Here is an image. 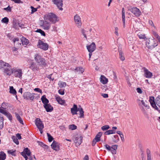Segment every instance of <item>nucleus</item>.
I'll use <instances>...</instances> for the list:
<instances>
[{"label":"nucleus","mask_w":160,"mask_h":160,"mask_svg":"<svg viewBox=\"0 0 160 160\" xmlns=\"http://www.w3.org/2000/svg\"><path fill=\"white\" fill-rule=\"evenodd\" d=\"M138 105L139 106L141 105H143L146 108H148L149 107V106L147 104H146L143 100L142 99V100H138Z\"/></svg>","instance_id":"bb28decb"},{"label":"nucleus","mask_w":160,"mask_h":160,"mask_svg":"<svg viewBox=\"0 0 160 160\" xmlns=\"http://www.w3.org/2000/svg\"><path fill=\"white\" fill-rule=\"evenodd\" d=\"M4 118L0 116V129L3 127Z\"/></svg>","instance_id":"ea45409f"},{"label":"nucleus","mask_w":160,"mask_h":160,"mask_svg":"<svg viewBox=\"0 0 160 160\" xmlns=\"http://www.w3.org/2000/svg\"><path fill=\"white\" fill-rule=\"evenodd\" d=\"M80 108H78L76 105L74 104L73 107L71 108V112L72 115L77 114V112L79 111L80 112V118H83L84 117V111L82 108L80 106H79Z\"/></svg>","instance_id":"7ed1b4c3"},{"label":"nucleus","mask_w":160,"mask_h":160,"mask_svg":"<svg viewBox=\"0 0 160 160\" xmlns=\"http://www.w3.org/2000/svg\"><path fill=\"white\" fill-rule=\"evenodd\" d=\"M88 50H95L96 49V46L94 42H92L90 45L86 46Z\"/></svg>","instance_id":"393cba45"},{"label":"nucleus","mask_w":160,"mask_h":160,"mask_svg":"<svg viewBox=\"0 0 160 160\" xmlns=\"http://www.w3.org/2000/svg\"><path fill=\"white\" fill-rule=\"evenodd\" d=\"M6 158V155L3 151L0 152V160H5Z\"/></svg>","instance_id":"2f4dec72"},{"label":"nucleus","mask_w":160,"mask_h":160,"mask_svg":"<svg viewBox=\"0 0 160 160\" xmlns=\"http://www.w3.org/2000/svg\"><path fill=\"white\" fill-rule=\"evenodd\" d=\"M12 73L15 77L18 78H22V72L21 69L14 70Z\"/></svg>","instance_id":"9b49d317"},{"label":"nucleus","mask_w":160,"mask_h":160,"mask_svg":"<svg viewBox=\"0 0 160 160\" xmlns=\"http://www.w3.org/2000/svg\"><path fill=\"white\" fill-rule=\"evenodd\" d=\"M149 102L152 106V107L155 109V110L157 111L159 113H160V105L159 107H158L155 103V98L154 97L151 96L149 97Z\"/></svg>","instance_id":"39448f33"},{"label":"nucleus","mask_w":160,"mask_h":160,"mask_svg":"<svg viewBox=\"0 0 160 160\" xmlns=\"http://www.w3.org/2000/svg\"><path fill=\"white\" fill-rule=\"evenodd\" d=\"M74 71L75 72L82 74L84 71V69L81 67H78L75 69Z\"/></svg>","instance_id":"5701e85b"},{"label":"nucleus","mask_w":160,"mask_h":160,"mask_svg":"<svg viewBox=\"0 0 160 160\" xmlns=\"http://www.w3.org/2000/svg\"><path fill=\"white\" fill-rule=\"evenodd\" d=\"M21 40L22 45H27L29 42L28 40L23 37L21 38Z\"/></svg>","instance_id":"c85d7f7f"},{"label":"nucleus","mask_w":160,"mask_h":160,"mask_svg":"<svg viewBox=\"0 0 160 160\" xmlns=\"http://www.w3.org/2000/svg\"><path fill=\"white\" fill-rule=\"evenodd\" d=\"M15 152V150L13 151V150H8V152L9 154H10L13 156H15V154L14 153Z\"/></svg>","instance_id":"603ef678"},{"label":"nucleus","mask_w":160,"mask_h":160,"mask_svg":"<svg viewBox=\"0 0 160 160\" xmlns=\"http://www.w3.org/2000/svg\"><path fill=\"white\" fill-rule=\"evenodd\" d=\"M35 32L40 33L42 35L44 36H45V32L41 29H38Z\"/></svg>","instance_id":"a18cd8bd"},{"label":"nucleus","mask_w":160,"mask_h":160,"mask_svg":"<svg viewBox=\"0 0 160 160\" xmlns=\"http://www.w3.org/2000/svg\"><path fill=\"white\" fill-rule=\"evenodd\" d=\"M155 101L156 105L158 106L159 107L160 106V97L159 96L156 98Z\"/></svg>","instance_id":"e433bc0d"},{"label":"nucleus","mask_w":160,"mask_h":160,"mask_svg":"<svg viewBox=\"0 0 160 160\" xmlns=\"http://www.w3.org/2000/svg\"><path fill=\"white\" fill-rule=\"evenodd\" d=\"M58 92L59 94L61 95H63L64 94V90L60 89L58 90Z\"/></svg>","instance_id":"4d7b16f0"},{"label":"nucleus","mask_w":160,"mask_h":160,"mask_svg":"<svg viewBox=\"0 0 160 160\" xmlns=\"http://www.w3.org/2000/svg\"><path fill=\"white\" fill-rule=\"evenodd\" d=\"M52 2L56 5L58 8L61 11L63 10L62 7L63 5L62 0H52Z\"/></svg>","instance_id":"9d476101"},{"label":"nucleus","mask_w":160,"mask_h":160,"mask_svg":"<svg viewBox=\"0 0 160 160\" xmlns=\"http://www.w3.org/2000/svg\"><path fill=\"white\" fill-rule=\"evenodd\" d=\"M13 42L14 43V45L16 47V49H18V48L20 47L21 43H19V39L18 38H14L13 40Z\"/></svg>","instance_id":"a211bd4d"},{"label":"nucleus","mask_w":160,"mask_h":160,"mask_svg":"<svg viewBox=\"0 0 160 160\" xmlns=\"http://www.w3.org/2000/svg\"><path fill=\"white\" fill-rule=\"evenodd\" d=\"M110 127L108 125H105L102 127L101 129L103 131H106L109 129Z\"/></svg>","instance_id":"09e8293b"},{"label":"nucleus","mask_w":160,"mask_h":160,"mask_svg":"<svg viewBox=\"0 0 160 160\" xmlns=\"http://www.w3.org/2000/svg\"><path fill=\"white\" fill-rule=\"evenodd\" d=\"M38 143L39 145L41 147H42L44 148H47L48 147V146L45 145L42 142L38 141Z\"/></svg>","instance_id":"de8ad7c7"},{"label":"nucleus","mask_w":160,"mask_h":160,"mask_svg":"<svg viewBox=\"0 0 160 160\" xmlns=\"http://www.w3.org/2000/svg\"><path fill=\"white\" fill-rule=\"evenodd\" d=\"M38 65L35 62H31L29 64V68L33 71L38 70L39 69Z\"/></svg>","instance_id":"4468645a"},{"label":"nucleus","mask_w":160,"mask_h":160,"mask_svg":"<svg viewBox=\"0 0 160 160\" xmlns=\"http://www.w3.org/2000/svg\"><path fill=\"white\" fill-rule=\"evenodd\" d=\"M82 137L80 136L79 137H75L74 141L77 146H79L82 142Z\"/></svg>","instance_id":"aec40b11"},{"label":"nucleus","mask_w":160,"mask_h":160,"mask_svg":"<svg viewBox=\"0 0 160 160\" xmlns=\"http://www.w3.org/2000/svg\"><path fill=\"white\" fill-rule=\"evenodd\" d=\"M129 10L136 17L139 16L141 14L140 11L136 7H130Z\"/></svg>","instance_id":"1a4fd4ad"},{"label":"nucleus","mask_w":160,"mask_h":160,"mask_svg":"<svg viewBox=\"0 0 160 160\" xmlns=\"http://www.w3.org/2000/svg\"><path fill=\"white\" fill-rule=\"evenodd\" d=\"M51 146L53 150L56 151H58L60 149L59 143L55 141H53Z\"/></svg>","instance_id":"2eb2a0df"},{"label":"nucleus","mask_w":160,"mask_h":160,"mask_svg":"<svg viewBox=\"0 0 160 160\" xmlns=\"http://www.w3.org/2000/svg\"><path fill=\"white\" fill-rule=\"evenodd\" d=\"M102 135V132H98L96 135L95 136V139H96L97 141H100V138L101 137Z\"/></svg>","instance_id":"72a5a7b5"},{"label":"nucleus","mask_w":160,"mask_h":160,"mask_svg":"<svg viewBox=\"0 0 160 160\" xmlns=\"http://www.w3.org/2000/svg\"><path fill=\"white\" fill-rule=\"evenodd\" d=\"M144 76L146 78H150L152 76V73L145 68H144Z\"/></svg>","instance_id":"dca6fc26"},{"label":"nucleus","mask_w":160,"mask_h":160,"mask_svg":"<svg viewBox=\"0 0 160 160\" xmlns=\"http://www.w3.org/2000/svg\"><path fill=\"white\" fill-rule=\"evenodd\" d=\"M2 69L4 72L8 75H10L13 72V70L9 63L1 60L0 61V69Z\"/></svg>","instance_id":"f257e3e1"},{"label":"nucleus","mask_w":160,"mask_h":160,"mask_svg":"<svg viewBox=\"0 0 160 160\" xmlns=\"http://www.w3.org/2000/svg\"><path fill=\"white\" fill-rule=\"evenodd\" d=\"M15 116L17 119L18 121L19 122L22 124L23 125V123L22 119L20 116V115L17 113H15Z\"/></svg>","instance_id":"c756f323"},{"label":"nucleus","mask_w":160,"mask_h":160,"mask_svg":"<svg viewBox=\"0 0 160 160\" xmlns=\"http://www.w3.org/2000/svg\"><path fill=\"white\" fill-rule=\"evenodd\" d=\"M9 89V92L10 93L14 95H16L17 92L15 89H14L13 86H10Z\"/></svg>","instance_id":"4c0bfd02"},{"label":"nucleus","mask_w":160,"mask_h":160,"mask_svg":"<svg viewBox=\"0 0 160 160\" xmlns=\"http://www.w3.org/2000/svg\"><path fill=\"white\" fill-rule=\"evenodd\" d=\"M118 28L117 27L115 28V33L117 36H118Z\"/></svg>","instance_id":"774afa93"},{"label":"nucleus","mask_w":160,"mask_h":160,"mask_svg":"<svg viewBox=\"0 0 160 160\" xmlns=\"http://www.w3.org/2000/svg\"><path fill=\"white\" fill-rule=\"evenodd\" d=\"M3 10L7 11L8 12H11V7H10L9 5L7 8H3Z\"/></svg>","instance_id":"864d4df0"},{"label":"nucleus","mask_w":160,"mask_h":160,"mask_svg":"<svg viewBox=\"0 0 160 160\" xmlns=\"http://www.w3.org/2000/svg\"><path fill=\"white\" fill-rule=\"evenodd\" d=\"M146 45L148 49H153L158 45V41L155 38L146 39Z\"/></svg>","instance_id":"20e7f679"},{"label":"nucleus","mask_w":160,"mask_h":160,"mask_svg":"<svg viewBox=\"0 0 160 160\" xmlns=\"http://www.w3.org/2000/svg\"><path fill=\"white\" fill-rule=\"evenodd\" d=\"M149 22V24L152 26V27H153L154 28H155V26H154L153 23V22L152 21V20H149V22Z\"/></svg>","instance_id":"bf43d9fd"},{"label":"nucleus","mask_w":160,"mask_h":160,"mask_svg":"<svg viewBox=\"0 0 160 160\" xmlns=\"http://www.w3.org/2000/svg\"><path fill=\"white\" fill-rule=\"evenodd\" d=\"M47 135L48 137V141L49 142H51L53 140V138L52 136L48 133H47Z\"/></svg>","instance_id":"c03bdc74"},{"label":"nucleus","mask_w":160,"mask_h":160,"mask_svg":"<svg viewBox=\"0 0 160 160\" xmlns=\"http://www.w3.org/2000/svg\"><path fill=\"white\" fill-rule=\"evenodd\" d=\"M43 107L47 112H51L53 109V107L50 103L49 104L48 103L45 104V105H43Z\"/></svg>","instance_id":"6ab92c4d"},{"label":"nucleus","mask_w":160,"mask_h":160,"mask_svg":"<svg viewBox=\"0 0 160 160\" xmlns=\"http://www.w3.org/2000/svg\"><path fill=\"white\" fill-rule=\"evenodd\" d=\"M56 99L58 103L61 105H63L65 103V101L62 100L59 96L56 97Z\"/></svg>","instance_id":"cd10ccee"},{"label":"nucleus","mask_w":160,"mask_h":160,"mask_svg":"<svg viewBox=\"0 0 160 160\" xmlns=\"http://www.w3.org/2000/svg\"><path fill=\"white\" fill-rule=\"evenodd\" d=\"M49 21L52 23H54L58 21L57 16L52 13H50L48 16Z\"/></svg>","instance_id":"0eeeda50"},{"label":"nucleus","mask_w":160,"mask_h":160,"mask_svg":"<svg viewBox=\"0 0 160 160\" xmlns=\"http://www.w3.org/2000/svg\"><path fill=\"white\" fill-rule=\"evenodd\" d=\"M31 8L32 9L31 13H33L37 11V8H35L32 6H31Z\"/></svg>","instance_id":"5fc2aeb1"},{"label":"nucleus","mask_w":160,"mask_h":160,"mask_svg":"<svg viewBox=\"0 0 160 160\" xmlns=\"http://www.w3.org/2000/svg\"><path fill=\"white\" fill-rule=\"evenodd\" d=\"M137 91L139 93L141 94L142 93V91L141 89L140 88H138L136 89Z\"/></svg>","instance_id":"052dcab7"},{"label":"nucleus","mask_w":160,"mask_h":160,"mask_svg":"<svg viewBox=\"0 0 160 160\" xmlns=\"http://www.w3.org/2000/svg\"><path fill=\"white\" fill-rule=\"evenodd\" d=\"M119 140V138L118 136L116 135L114 136V138L113 139V142H117Z\"/></svg>","instance_id":"49530a36"},{"label":"nucleus","mask_w":160,"mask_h":160,"mask_svg":"<svg viewBox=\"0 0 160 160\" xmlns=\"http://www.w3.org/2000/svg\"><path fill=\"white\" fill-rule=\"evenodd\" d=\"M38 45L40 48L43 50H47L48 48V46L47 43H44L40 40L39 41Z\"/></svg>","instance_id":"f8f14e48"},{"label":"nucleus","mask_w":160,"mask_h":160,"mask_svg":"<svg viewBox=\"0 0 160 160\" xmlns=\"http://www.w3.org/2000/svg\"><path fill=\"white\" fill-rule=\"evenodd\" d=\"M77 127L75 125L72 124L69 126V128L72 130H74L77 129Z\"/></svg>","instance_id":"8fccbe9b"},{"label":"nucleus","mask_w":160,"mask_h":160,"mask_svg":"<svg viewBox=\"0 0 160 160\" xmlns=\"http://www.w3.org/2000/svg\"><path fill=\"white\" fill-rule=\"evenodd\" d=\"M34 90L35 91H36L37 92H39L40 93H42V90L41 89H40V88H35L34 89Z\"/></svg>","instance_id":"680f3d73"},{"label":"nucleus","mask_w":160,"mask_h":160,"mask_svg":"<svg viewBox=\"0 0 160 160\" xmlns=\"http://www.w3.org/2000/svg\"><path fill=\"white\" fill-rule=\"evenodd\" d=\"M100 81L102 83L105 84L108 82V80L104 76L102 75L100 78Z\"/></svg>","instance_id":"b1692460"},{"label":"nucleus","mask_w":160,"mask_h":160,"mask_svg":"<svg viewBox=\"0 0 160 160\" xmlns=\"http://www.w3.org/2000/svg\"><path fill=\"white\" fill-rule=\"evenodd\" d=\"M34 59L39 65L46 67L47 66L48 62L47 60L42 58L39 53H36L34 55Z\"/></svg>","instance_id":"f03ea898"},{"label":"nucleus","mask_w":160,"mask_h":160,"mask_svg":"<svg viewBox=\"0 0 160 160\" xmlns=\"http://www.w3.org/2000/svg\"><path fill=\"white\" fill-rule=\"evenodd\" d=\"M115 133V131L114 130H108L107 131L104 133V134L105 135H109L112 134H114Z\"/></svg>","instance_id":"f704fd0d"},{"label":"nucleus","mask_w":160,"mask_h":160,"mask_svg":"<svg viewBox=\"0 0 160 160\" xmlns=\"http://www.w3.org/2000/svg\"><path fill=\"white\" fill-rule=\"evenodd\" d=\"M9 21V19L7 17H5L3 18L2 20V22L4 23H8Z\"/></svg>","instance_id":"3c124183"},{"label":"nucleus","mask_w":160,"mask_h":160,"mask_svg":"<svg viewBox=\"0 0 160 160\" xmlns=\"http://www.w3.org/2000/svg\"><path fill=\"white\" fill-rule=\"evenodd\" d=\"M74 20L76 23L78 24V28H80L82 23L79 16L77 15H75L74 17Z\"/></svg>","instance_id":"f3484780"},{"label":"nucleus","mask_w":160,"mask_h":160,"mask_svg":"<svg viewBox=\"0 0 160 160\" xmlns=\"http://www.w3.org/2000/svg\"><path fill=\"white\" fill-rule=\"evenodd\" d=\"M58 85L59 87L62 88L66 85V83L64 82H59L58 83Z\"/></svg>","instance_id":"79ce46f5"},{"label":"nucleus","mask_w":160,"mask_h":160,"mask_svg":"<svg viewBox=\"0 0 160 160\" xmlns=\"http://www.w3.org/2000/svg\"><path fill=\"white\" fill-rule=\"evenodd\" d=\"M35 125L38 129H41L44 128L42 121L39 118H37L35 120Z\"/></svg>","instance_id":"ddd939ff"},{"label":"nucleus","mask_w":160,"mask_h":160,"mask_svg":"<svg viewBox=\"0 0 160 160\" xmlns=\"http://www.w3.org/2000/svg\"><path fill=\"white\" fill-rule=\"evenodd\" d=\"M22 152H24L25 153V154L27 155L28 156L31 155V152L28 148H25L23 150V151Z\"/></svg>","instance_id":"7c9ffc66"},{"label":"nucleus","mask_w":160,"mask_h":160,"mask_svg":"<svg viewBox=\"0 0 160 160\" xmlns=\"http://www.w3.org/2000/svg\"><path fill=\"white\" fill-rule=\"evenodd\" d=\"M42 26L44 30H48L50 29L51 24L45 20L43 22Z\"/></svg>","instance_id":"412c9836"},{"label":"nucleus","mask_w":160,"mask_h":160,"mask_svg":"<svg viewBox=\"0 0 160 160\" xmlns=\"http://www.w3.org/2000/svg\"><path fill=\"white\" fill-rule=\"evenodd\" d=\"M125 12L124 8H122V19L123 26V28H125Z\"/></svg>","instance_id":"4be33fe9"},{"label":"nucleus","mask_w":160,"mask_h":160,"mask_svg":"<svg viewBox=\"0 0 160 160\" xmlns=\"http://www.w3.org/2000/svg\"><path fill=\"white\" fill-rule=\"evenodd\" d=\"M105 146L106 148L109 151H111L112 154H115L116 153V150L117 149L118 145H112L111 147L109 146L108 145L106 144L104 145Z\"/></svg>","instance_id":"423d86ee"},{"label":"nucleus","mask_w":160,"mask_h":160,"mask_svg":"<svg viewBox=\"0 0 160 160\" xmlns=\"http://www.w3.org/2000/svg\"><path fill=\"white\" fill-rule=\"evenodd\" d=\"M21 155L25 158V160H28V158L27 156V155L25 154L24 152H21Z\"/></svg>","instance_id":"13d9d810"},{"label":"nucleus","mask_w":160,"mask_h":160,"mask_svg":"<svg viewBox=\"0 0 160 160\" xmlns=\"http://www.w3.org/2000/svg\"><path fill=\"white\" fill-rule=\"evenodd\" d=\"M138 36L140 39H143L146 40L147 38L145 34H142L140 32H139L138 34Z\"/></svg>","instance_id":"58836bf2"},{"label":"nucleus","mask_w":160,"mask_h":160,"mask_svg":"<svg viewBox=\"0 0 160 160\" xmlns=\"http://www.w3.org/2000/svg\"><path fill=\"white\" fill-rule=\"evenodd\" d=\"M119 58L120 60L122 61H123L125 60L124 54L122 51H119Z\"/></svg>","instance_id":"473e14b6"},{"label":"nucleus","mask_w":160,"mask_h":160,"mask_svg":"<svg viewBox=\"0 0 160 160\" xmlns=\"http://www.w3.org/2000/svg\"><path fill=\"white\" fill-rule=\"evenodd\" d=\"M6 112H7L6 111L4 110L3 109H2L0 107V112L4 115Z\"/></svg>","instance_id":"e2e57ef3"},{"label":"nucleus","mask_w":160,"mask_h":160,"mask_svg":"<svg viewBox=\"0 0 160 160\" xmlns=\"http://www.w3.org/2000/svg\"><path fill=\"white\" fill-rule=\"evenodd\" d=\"M96 140V139H95V138H94L92 140V146H94L97 142H99V141H97Z\"/></svg>","instance_id":"6e6d98bb"},{"label":"nucleus","mask_w":160,"mask_h":160,"mask_svg":"<svg viewBox=\"0 0 160 160\" xmlns=\"http://www.w3.org/2000/svg\"><path fill=\"white\" fill-rule=\"evenodd\" d=\"M41 100L44 105H45L49 102V100L46 98L45 95H43L42 97Z\"/></svg>","instance_id":"a878e982"},{"label":"nucleus","mask_w":160,"mask_h":160,"mask_svg":"<svg viewBox=\"0 0 160 160\" xmlns=\"http://www.w3.org/2000/svg\"><path fill=\"white\" fill-rule=\"evenodd\" d=\"M4 115L7 116L8 119L10 120L11 122L12 120V117L10 113L8 112H6L4 114Z\"/></svg>","instance_id":"c9c22d12"},{"label":"nucleus","mask_w":160,"mask_h":160,"mask_svg":"<svg viewBox=\"0 0 160 160\" xmlns=\"http://www.w3.org/2000/svg\"><path fill=\"white\" fill-rule=\"evenodd\" d=\"M102 96L104 98H107L108 97V94L106 93L102 94Z\"/></svg>","instance_id":"69168bd1"},{"label":"nucleus","mask_w":160,"mask_h":160,"mask_svg":"<svg viewBox=\"0 0 160 160\" xmlns=\"http://www.w3.org/2000/svg\"><path fill=\"white\" fill-rule=\"evenodd\" d=\"M17 138H18L19 139H22V137L21 136V134L19 133H17L16 134Z\"/></svg>","instance_id":"338daca9"},{"label":"nucleus","mask_w":160,"mask_h":160,"mask_svg":"<svg viewBox=\"0 0 160 160\" xmlns=\"http://www.w3.org/2000/svg\"><path fill=\"white\" fill-rule=\"evenodd\" d=\"M88 32V31H86L83 29H81V33L82 34V35L84 36V37L86 38V39H87L86 34H87V32Z\"/></svg>","instance_id":"a19ab883"},{"label":"nucleus","mask_w":160,"mask_h":160,"mask_svg":"<svg viewBox=\"0 0 160 160\" xmlns=\"http://www.w3.org/2000/svg\"><path fill=\"white\" fill-rule=\"evenodd\" d=\"M34 94L31 93L30 92H26L24 93L23 96L24 98L27 100H30L31 101H33L35 96Z\"/></svg>","instance_id":"6e6552de"},{"label":"nucleus","mask_w":160,"mask_h":160,"mask_svg":"<svg viewBox=\"0 0 160 160\" xmlns=\"http://www.w3.org/2000/svg\"><path fill=\"white\" fill-rule=\"evenodd\" d=\"M52 74H51L50 75H48V76H47V77L49 79L53 81L54 79V78H52Z\"/></svg>","instance_id":"0e129e2a"},{"label":"nucleus","mask_w":160,"mask_h":160,"mask_svg":"<svg viewBox=\"0 0 160 160\" xmlns=\"http://www.w3.org/2000/svg\"><path fill=\"white\" fill-rule=\"evenodd\" d=\"M12 139H13V142L16 143L17 145H18L19 143L18 140L15 136H13L12 137Z\"/></svg>","instance_id":"37998d69"}]
</instances>
